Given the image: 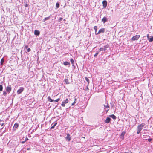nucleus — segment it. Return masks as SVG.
Returning <instances> with one entry per match:
<instances>
[{
	"label": "nucleus",
	"instance_id": "obj_1",
	"mask_svg": "<svg viewBox=\"0 0 153 153\" xmlns=\"http://www.w3.org/2000/svg\"><path fill=\"white\" fill-rule=\"evenodd\" d=\"M144 126L145 124L144 123H142L137 126V134H139L140 133V131L142 129L143 127H144Z\"/></svg>",
	"mask_w": 153,
	"mask_h": 153
},
{
	"label": "nucleus",
	"instance_id": "obj_13",
	"mask_svg": "<svg viewBox=\"0 0 153 153\" xmlns=\"http://www.w3.org/2000/svg\"><path fill=\"white\" fill-rule=\"evenodd\" d=\"M39 32L37 30H35L34 31V34L36 35H39Z\"/></svg>",
	"mask_w": 153,
	"mask_h": 153
},
{
	"label": "nucleus",
	"instance_id": "obj_24",
	"mask_svg": "<svg viewBox=\"0 0 153 153\" xmlns=\"http://www.w3.org/2000/svg\"><path fill=\"white\" fill-rule=\"evenodd\" d=\"M3 86L1 85H0V91H2L3 90Z\"/></svg>",
	"mask_w": 153,
	"mask_h": 153
},
{
	"label": "nucleus",
	"instance_id": "obj_14",
	"mask_svg": "<svg viewBox=\"0 0 153 153\" xmlns=\"http://www.w3.org/2000/svg\"><path fill=\"white\" fill-rule=\"evenodd\" d=\"M109 117L114 120L116 119V117L114 114L110 115H109Z\"/></svg>",
	"mask_w": 153,
	"mask_h": 153
},
{
	"label": "nucleus",
	"instance_id": "obj_41",
	"mask_svg": "<svg viewBox=\"0 0 153 153\" xmlns=\"http://www.w3.org/2000/svg\"><path fill=\"white\" fill-rule=\"evenodd\" d=\"M30 148H27V150H30Z\"/></svg>",
	"mask_w": 153,
	"mask_h": 153
},
{
	"label": "nucleus",
	"instance_id": "obj_42",
	"mask_svg": "<svg viewBox=\"0 0 153 153\" xmlns=\"http://www.w3.org/2000/svg\"><path fill=\"white\" fill-rule=\"evenodd\" d=\"M25 141H22V143H25Z\"/></svg>",
	"mask_w": 153,
	"mask_h": 153
},
{
	"label": "nucleus",
	"instance_id": "obj_7",
	"mask_svg": "<svg viewBox=\"0 0 153 153\" xmlns=\"http://www.w3.org/2000/svg\"><path fill=\"white\" fill-rule=\"evenodd\" d=\"M102 4L104 8L106 7L107 5V2L106 1L104 0L102 1Z\"/></svg>",
	"mask_w": 153,
	"mask_h": 153
},
{
	"label": "nucleus",
	"instance_id": "obj_6",
	"mask_svg": "<svg viewBox=\"0 0 153 153\" xmlns=\"http://www.w3.org/2000/svg\"><path fill=\"white\" fill-rule=\"evenodd\" d=\"M105 31V29L104 28H102L100 29L98 33H97V35L100 34V33H104Z\"/></svg>",
	"mask_w": 153,
	"mask_h": 153
},
{
	"label": "nucleus",
	"instance_id": "obj_16",
	"mask_svg": "<svg viewBox=\"0 0 153 153\" xmlns=\"http://www.w3.org/2000/svg\"><path fill=\"white\" fill-rule=\"evenodd\" d=\"M97 26H95L94 27V29L95 30V34L96 35H97Z\"/></svg>",
	"mask_w": 153,
	"mask_h": 153
},
{
	"label": "nucleus",
	"instance_id": "obj_27",
	"mask_svg": "<svg viewBox=\"0 0 153 153\" xmlns=\"http://www.w3.org/2000/svg\"><path fill=\"white\" fill-rule=\"evenodd\" d=\"M98 53H99V52L98 51H97L96 53L94 55V56L95 57H96L97 56V55H98Z\"/></svg>",
	"mask_w": 153,
	"mask_h": 153
},
{
	"label": "nucleus",
	"instance_id": "obj_44",
	"mask_svg": "<svg viewBox=\"0 0 153 153\" xmlns=\"http://www.w3.org/2000/svg\"><path fill=\"white\" fill-rule=\"evenodd\" d=\"M0 121H1L0 120Z\"/></svg>",
	"mask_w": 153,
	"mask_h": 153
},
{
	"label": "nucleus",
	"instance_id": "obj_21",
	"mask_svg": "<svg viewBox=\"0 0 153 153\" xmlns=\"http://www.w3.org/2000/svg\"><path fill=\"white\" fill-rule=\"evenodd\" d=\"M50 18V17L49 16L44 18L43 20V22H45L46 20L49 19Z\"/></svg>",
	"mask_w": 153,
	"mask_h": 153
},
{
	"label": "nucleus",
	"instance_id": "obj_29",
	"mask_svg": "<svg viewBox=\"0 0 153 153\" xmlns=\"http://www.w3.org/2000/svg\"><path fill=\"white\" fill-rule=\"evenodd\" d=\"M65 103H64V102H62V104H61L62 106H63V107L65 106Z\"/></svg>",
	"mask_w": 153,
	"mask_h": 153
},
{
	"label": "nucleus",
	"instance_id": "obj_35",
	"mask_svg": "<svg viewBox=\"0 0 153 153\" xmlns=\"http://www.w3.org/2000/svg\"><path fill=\"white\" fill-rule=\"evenodd\" d=\"M28 46L27 45H26L25 47V48H28Z\"/></svg>",
	"mask_w": 153,
	"mask_h": 153
},
{
	"label": "nucleus",
	"instance_id": "obj_19",
	"mask_svg": "<svg viewBox=\"0 0 153 153\" xmlns=\"http://www.w3.org/2000/svg\"><path fill=\"white\" fill-rule=\"evenodd\" d=\"M57 123H54V125L51 127L50 129H53L54 128L55 126L57 125Z\"/></svg>",
	"mask_w": 153,
	"mask_h": 153
},
{
	"label": "nucleus",
	"instance_id": "obj_37",
	"mask_svg": "<svg viewBox=\"0 0 153 153\" xmlns=\"http://www.w3.org/2000/svg\"><path fill=\"white\" fill-rule=\"evenodd\" d=\"M147 37L148 39H149V36L148 34H147Z\"/></svg>",
	"mask_w": 153,
	"mask_h": 153
},
{
	"label": "nucleus",
	"instance_id": "obj_34",
	"mask_svg": "<svg viewBox=\"0 0 153 153\" xmlns=\"http://www.w3.org/2000/svg\"><path fill=\"white\" fill-rule=\"evenodd\" d=\"M31 50L30 48H28L27 49V51L29 52Z\"/></svg>",
	"mask_w": 153,
	"mask_h": 153
},
{
	"label": "nucleus",
	"instance_id": "obj_43",
	"mask_svg": "<svg viewBox=\"0 0 153 153\" xmlns=\"http://www.w3.org/2000/svg\"><path fill=\"white\" fill-rule=\"evenodd\" d=\"M100 51V50L99 49V51H98L99 52L100 51Z\"/></svg>",
	"mask_w": 153,
	"mask_h": 153
},
{
	"label": "nucleus",
	"instance_id": "obj_31",
	"mask_svg": "<svg viewBox=\"0 0 153 153\" xmlns=\"http://www.w3.org/2000/svg\"><path fill=\"white\" fill-rule=\"evenodd\" d=\"M6 94H7V93H6V91H4L3 92V94L5 96V95H6Z\"/></svg>",
	"mask_w": 153,
	"mask_h": 153
},
{
	"label": "nucleus",
	"instance_id": "obj_17",
	"mask_svg": "<svg viewBox=\"0 0 153 153\" xmlns=\"http://www.w3.org/2000/svg\"><path fill=\"white\" fill-rule=\"evenodd\" d=\"M66 139L69 141L70 140V138L69 135L67 134V136L66 137Z\"/></svg>",
	"mask_w": 153,
	"mask_h": 153
},
{
	"label": "nucleus",
	"instance_id": "obj_18",
	"mask_svg": "<svg viewBox=\"0 0 153 153\" xmlns=\"http://www.w3.org/2000/svg\"><path fill=\"white\" fill-rule=\"evenodd\" d=\"M148 39L149 40L150 42H152L153 41V37H152L151 38L149 37V38Z\"/></svg>",
	"mask_w": 153,
	"mask_h": 153
},
{
	"label": "nucleus",
	"instance_id": "obj_12",
	"mask_svg": "<svg viewBox=\"0 0 153 153\" xmlns=\"http://www.w3.org/2000/svg\"><path fill=\"white\" fill-rule=\"evenodd\" d=\"M85 80H86V81L87 82H88V85H87V89H88V84H89V79H88V78H87V77H85Z\"/></svg>",
	"mask_w": 153,
	"mask_h": 153
},
{
	"label": "nucleus",
	"instance_id": "obj_26",
	"mask_svg": "<svg viewBox=\"0 0 153 153\" xmlns=\"http://www.w3.org/2000/svg\"><path fill=\"white\" fill-rule=\"evenodd\" d=\"M59 7V3H56V7L57 8H58Z\"/></svg>",
	"mask_w": 153,
	"mask_h": 153
},
{
	"label": "nucleus",
	"instance_id": "obj_39",
	"mask_svg": "<svg viewBox=\"0 0 153 153\" xmlns=\"http://www.w3.org/2000/svg\"><path fill=\"white\" fill-rule=\"evenodd\" d=\"M62 18H60L59 19V21H62Z\"/></svg>",
	"mask_w": 153,
	"mask_h": 153
},
{
	"label": "nucleus",
	"instance_id": "obj_9",
	"mask_svg": "<svg viewBox=\"0 0 153 153\" xmlns=\"http://www.w3.org/2000/svg\"><path fill=\"white\" fill-rule=\"evenodd\" d=\"M107 21V18L106 17H104L102 19V21L103 22L104 24Z\"/></svg>",
	"mask_w": 153,
	"mask_h": 153
},
{
	"label": "nucleus",
	"instance_id": "obj_36",
	"mask_svg": "<svg viewBox=\"0 0 153 153\" xmlns=\"http://www.w3.org/2000/svg\"><path fill=\"white\" fill-rule=\"evenodd\" d=\"M28 138L26 137V138H25V141H26L27 140H28Z\"/></svg>",
	"mask_w": 153,
	"mask_h": 153
},
{
	"label": "nucleus",
	"instance_id": "obj_33",
	"mask_svg": "<svg viewBox=\"0 0 153 153\" xmlns=\"http://www.w3.org/2000/svg\"><path fill=\"white\" fill-rule=\"evenodd\" d=\"M76 100V99H75V101H74V102L72 104H71L72 105H74V103H75Z\"/></svg>",
	"mask_w": 153,
	"mask_h": 153
},
{
	"label": "nucleus",
	"instance_id": "obj_20",
	"mask_svg": "<svg viewBox=\"0 0 153 153\" xmlns=\"http://www.w3.org/2000/svg\"><path fill=\"white\" fill-rule=\"evenodd\" d=\"M63 64L65 65H68L70 64V63L67 62H64Z\"/></svg>",
	"mask_w": 153,
	"mask_h": 153
},
{
	"label": "nucleus",
	"instance_id": "obj_11",
	"mask_svg": "<svg viewBox=\"0 0 153 153\" xmlns=\"http://www.w3.org/2000/svg\"><path fill=\"white\" fill-rule=\"evenodd\" d=\"M18 126L19 125L18 123H15L13 127V129L15 130H16V128L18 127Z\"/></svg>",
	"mask_w": 153,
	"mask_h": 153
},
{
	"label": "nucleus",
	"instance_id": "obj_25",
	"mask_svg": "<svg viewBox=\"0 0 153 153\" xmlns=\"http://www.w3.org/2000/svg\"><path fill=\"white\" fill-rule=\"evenodd\" d=\"M125 132H123L121 134V136L122 137H124L125 135Z\"/></svg>",
	"mask_w": 153,
	"mask_h": 153
},
{
	"label": "nucleus",
	"instance_id": "obj_28",
	"mask_svg": "<svg viewBox=\"0 0 153 153\" xmlns=\"http://www.w3.org/2000/svg\"><path fill=\"white\" fill-rule=\"evenodd\" d=\"M68 101L67 99H66V100H65V101L64 102V103H67L68 102Z\"/></svg>",
	"mask_w": 153,
	"mask_h": 153
},
{
	"label": "nucleus",
	"instance_id": "obj_40",
	"mask_svg": "<svg viewBox=\"0 0 153 153\" xmlns=\"http://www.w3.org/2000/svg\"><path fill=\"white\" fill-rule=\"evenodd\" d=\"M4 125V123H2V124H1V126H3Z\"/></svg>",
	"mask_w": 153,
	"mask_h": 153
},
{
	"label": "nucleus",
	"instance_id": "obj_30",
	"mask_svg": "<svg viewBox=\"0 0 153 153\" xmlns=\"http://www.w3.org/2000/svg\"><path fill=\"white\" fill-rule=\"evenodd\" d=\"M60 100V98H59L57 99L54 100V101H55L56 102H58Z\"/></svg>",
	"mask_w": 153,
	"mask_h": 153
},
{
	"label": "nucleus",
	"instance_id": "obj_5",
	"mask_svg": "<svg viewBox=\"0 0 153 153\" xmlns=\"http://www.w3.org/2000/svg\"><path fill=\"white\" fill-rule=\"evenodd\" d=\"M104 109H105V111L106 113H107L109 110V105H104Z\"/></svg>",
	"mask_w": 153,
	"mask_h": 153
},
{
	"label": "nucleus",
	"instance_id": "obj_8",
	"mask_svg": "<svg viewBox=\"0 0 153 153\" xmlns=\"http://www.w3.org/2000/svg\"><path fill=\"white\" fill-rule=\"evenodd\" d=\"M6 90L7 92L10 93L11 90V88L10 86H7L6 88Z\"/></svg>",
	"mask_w": 153,
	"mask_h": 153
},
{
	"label": "nucleus",
	"instance_id": "obj_10",
	"mask_svg": "<svg viewBox=\"0 0 153 153\" xmlns=\"http://www.w3.org/2000/svg\"><path fill=\"white\" fill-rule=\"evenodd\" d=\"M111 120V119L110 118L108 117H107L106 119L105 120V122L106 123H109L110 122Z\"/></svg>",
	"mask_w": 153,
	"mask_h": 153
},
{
	"label": "nucleus",
	"instance_id": "obj_22",
	"mask_svg": "<svg viewBox=\"0 0 153 153\" xmlns=\"http://www.w3.org/2000/svg\"><path fill=\"white\" fill-rule=\"evenodd\" d=\"M4 59L3 58H2L1 59V62H0V63H1V65H3V62H4Z\"/></svg>",
	"mask_w": 153,
	"mask_h": 153
},
{
	"label": "nucleus",
	"instance_id": "obj_32",
	"mask_svg": "<svg viewBox=\"0 0 153 153\" xmlns=\"http://www.w3.org/2000/svg\"><path fill=\"white\" fill-rule=\"evenodd\" d=\"M152 140V139L150 138V139H148V141L149 142H150Z\"/></svg>",
	"mask_w": 153,
	"mask_h": 153
},
{
	"label": "nucleus",
	"instance_id": "obj_2",
	"mask_svg": "<svg viewBox=\"0 0 153 153\" xmlns=\"http://www.w3.org/2000/svg\"><path fill=\"white\" fill-rule=\"evenodd\" d=\"M140 37V35H136L133 36L131 40L132 41H134L135 40H138Z\"/></svg>",
	"mask_w": 153,
	"mask_h": 153
},
{
	"label": "nucleus",
	"instance_id": "obj_3",
	"mask_svg": "<svg viewBox=\"0 0 153 153\" xmlns=\"http://www.w3.org/2000/svg\"><path fill=\"white\" fill-rule=\"evenodd\" d=\"M109 46L108 45H106L104 46V47L101 48L100 49V51H105L107 50V48Z\"/></svg>",
	"mask_w": 153,
	"mask_h": 153
},
{
	"label": "nucleus",
	"instance_id": "obj_15",
	"mask_svg": "<svg viewBox=\"0 0 153 153\" xmlns=\"http://www.w3.org/2000/svg\"><path fill=\"white\" fill-rule=\"evenodd\" d=\"M48 99L49 101L52 102L54 101V100H53L50 97V96H48Z\"/></svg>",
	"mask_w": 153,
	"mask_h": 153
},
{
	"label": "nucleus",
	"instance_id": "obj_23",
	"mask_svg": "<svg viewBox=\"0 0 153 153\" xmlns=\"http://www.w3.org/2000/svg\"><path fill=\"white\" fill-rule=\"evenodd\" d=\"M70 61H71V63L72 64L73 66H74V68H75V67L74 66V65L73 64V63H74V60L73 59H71V60H70Z\"/></svg>",
	"mask_w": 153,
	"mask_h": 153
},
{
	"label": "nucleus",
	"instance_id": "obj_4",
	"mask_svg": "<svg viewBox=\"0 0 153 153\" xmlns=\"http://www.w3.org/2000/svg\"><path fill=\"white\" fill-rule=\"evenodd\" d=\"M24 88L22 87H21L17 91V94H20L24 90Z\"/></svg>",
	"mask_w": 153,
	"mask_h": 153
},
{
	"label": "nucleus",
	"instance_id": "obj_38",
	"mask_svg": "<svg viewBox=\"0 0 153 153\" xmlns=\"http://www.w3.org/2000/svg\"><path fill=\"white\" fill-rule=\"evenodd\" d=\"M28 6V5L27 4H26L25 5V7H27Z\"/></svg>",
	"mask_w": 153,
	"mask_h": 153
}]
</instances>
